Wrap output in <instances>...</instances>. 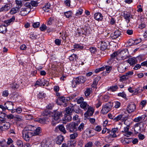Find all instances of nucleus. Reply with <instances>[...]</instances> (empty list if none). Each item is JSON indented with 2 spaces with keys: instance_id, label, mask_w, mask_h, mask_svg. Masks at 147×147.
Here are the masks:
<instances>
[{
  "instance_id": "nucleus-55",
  "label": "nucleus",
  "mask_w": 147,
  "mask_h": 147,
  "mask_svg": "<svg viewBox=\"0 0 147 147\" xmlns=\"http://www.w3.org/2000/svg\"><path fill=\"white\" fill-rule=\"evenodd\" d=\"M118 95L119 96H121L123 98H125L126 97V95L125 94L124 92L119 93L118 94Z\"/></svg>"
},
{
  "instance_id": "nucleus-11",
  "label": "nucleus",
  "mask_w": 147,
  "mask_h": 147,
  "mask_svg": "<svg viewBox=\"0 0 147 147\" xmlns=\"http://www.w3.org/2000/svg\"><path fill=\"white\" fill-rule=\"evenodd\" d=\"M12 5L11 3L7 4L0 8V12L7 11L10 9Z\"/></svg>"
},
{
  "instance_id": "nucleus-46",
  "label": "nucleus",
  "mask_w": 147,
  "mask_h": 147,
  "mask_svg": "<svg viewBox=\"0 0 147 147\" xmlns=\"http://www.w3.org/2000/svg\"><path fill=\"white\" fill-rule=\"evenodd\" d=\"M122 116L123 115H120L117 116L116 117H115L114 118L113 120L115 121H118L121 119V118H122Z\"/></svg>"
},
{
  "instance_id": "nucleus-45",
  "label": "nucleus",
  "mask_w": 147,
  "mask_h": 147,
  "mask_svg": "<svg viewBox=\"0 0 147 147\" xmlns=\"http://www.w3.org/2000/svg\"><path fill=\"white\" fill-rule=\"evenodd\" d=\"M10 87L13 88H17L19 87V85L16 83H14L10 85Z\"/></svg>"
},
{
  "instance_id": "nucleus-31",
  "label": "nucleus",
  "mask_w": 147,
  "mask_h": 147,
  "mask_svg": "<svg viewBox=\"0 0 147 147\" xmlns=\"http://www.w3.org/2000/svg\"><path fill=\"white\" fill-rule=\"evenodd\" d=\"M50 6V4L47 3L45 7H43V9L45 12H48L49 11Z\"/></svg>"
},
{
  "instance_id": "nucleus-6",
  "label": "nucleus",
  "mask_w": 147,
  "mask_h": 147,
  "mask_svg": "<svg viewBox=\"0 0 147 147\" xmlns=\"http://www.w3.org/2000/svg\"><path fill=\"white\" fill-rule=\"evenodd\" d=\"M52 115L53 119L57 121L62 116V114L61 112L56 111L52 113Z\"/></svg>"
},
{
  "instance_id": "nucleus-4",
  "label": "nucleus",
  "mask_w": 147,
  "mask_h": 147,
  "mask_svg": "<svg viewBox=\"0 0 147 147\" xmlns=\"http://www.w3.org/2000/svg\"><path fill=\"white\" fill-rule=\"evenodd\" d=\"M27 128H24L22 131V137L26 141L29 140L30 137L33 136L32 133L29 132Z\"/></svg>"
},
{
  "instance_id": "nucleus-47",
  "label": "nucleus",
  "mask_w": 147,
  "mask_h": 147,
  "mask_svg": "<svg viewBox=\"0 0 147 147\" xmlns=\"http://www.w3.org/2000/svg\"><path fill=\"white\" fill-rule=\"evenodd\" d=\"M0 145L2 147L7 146L6 142L5 140H3L0 142Z\"/></svg>"
},
{
  "instance_id": "nucleus-3",
  "label": "nucleus",
  "mask_w": 147,
  "mask_h": 147,
  "mask_svg": "<svg viewBox=\"0 0 147 147\" xmlns=\"http://www.w3.org/2000/svg\"><path fill=\"white\" fill-rule=\"evenodd\" d=\"M129 56V53L127 49L118 51V56L121 57L122 59H127Z\"/></svg>"
},
{
  "instance_id": "nucleus-22",
  "label": "nucleus",
  "mask_w": 147,
  "mask_h": 147,
  "mask_svg": "<svg viewBox=\"0 0 147 147\" xmlns=\"http://www.w3.org/2000/svg\"><path fill=\"white\" fill-rule=\"evenodd\" d=\"M34 128V130L33 132L32 133L33 136L39 135L41 131V129L40 127H38L36 129H35V128Z\"/></svg>"
},
{
  "instance_id": "nucleus-23",
  "label": "nucleus",
  "mask_w": 147,
  "mask_h": 147,
  "mask_svg": "<svg viewBox=\"0 0 147 147\" xmlns=\"http://www.w3.org/2000/svg\"><path fill=\"white\" fill-rule=\"evenodd\" d=\"M128 62L131 65H134L137 63V61L136 58H130L128 59Z\"/></svg>"
},
{
  "instance_id": "nucleus-27",
  "label": "nucleus",
  "mask_w": 147,
  "mask_h": 147,
  "mask_svg": "<svg viewBox=\"0 0 147 147\" xmlns=\"http://www.w3.org/2000/svg\"><path fill=\"white\" fill-rule=\"evenodd\" d=\"M126 67L125 66L123 65H121L118 68V70L120 73H123L124 72L126 69Z\"/></svg>"
},
{
  "instance_id": "nucleus-30",
  "label": "nucleus",
  "mask_w": 147,
  "mask_h": 147,
  "mask_svg": "<svg viewBox=\"0 0 147 147\" xmlns=\"http://www.w3.org/2000/svg\"><path fill=\"white\" fill-rule=\"evenodd\" d=\"M72 119L71 117L69 115H67L64 118V120H63V123L66 124V121L69 122Z\"/></svg>"
},
{
  "instance_id": "nucleus-26",
  "label": "nucleus",
  "mask_w": 147,
  "mask_h": 147,
  "mask_svg": "<svg viewBox=\"0 0 147 147\" xmlns=\"http://www.w3.org/2000/svg\"><path fill=\"white\" fill-rule=\"evenodd\" d=\"M7 31L6 26L5 25L0 26V32L3 34L5 33Z\"/></svg>"
},
{
  "instance_id": "nucleus-38",
  "label": "nucleus",
  "mask_w": 147,
  "mask_h": 147,
  "mask_svg": "<svg viewBox=\"0 0 147 147\" xmlns=\"http://www.w3.org/2000/svg\"><path fill=\"white\" fill-rule=\"evenodd\" d=\"M78 135V134L77 132H75L70 135V138L71 139H74L77 137Z\"/></svg>"
},
{
  "instance_id": "nucleus-25",
  "label": "nucleus",
  "mask_w": 147,
  "mask_h": 147,
  "mask_svg": "<svg viewBox=\"0 0 147 147\" xmlns=\"http://www.w3.org/2000/svg\"><path fill=\"white\" fill-rule=\"evenodd\" d=\"M141 41V39H138L134 40H130L128 42V43H132V44L134 45H136L138 44Z\"/></svg>"
},
{
  "instance_id": "nucleus-28",
  "label": "nucleus",
  "mask_w": 147,
  "mask_h": 147,
  "mask_svg": "<svg viewBox=\"0 0 147 147\" xmlns=\"http://www.w3.org/2000/svg\"><path fill=\"white\" fill-rule=\"evenodd\" d=\"M57 127L59 129L60 131L63 132L64 134L66 133V131L65 129V128L62 125L58 126Z\"/></svg>"
},
{
  "instance_id": "nucleus-59",
  "label": "nucleus",
  "mask_w": 147,
  "mask_h": 147,
  "mask_svg": "<svg viewBox=\"0 0 147 147\" xmlns=\"http://www.w3.org/2000/svg\"><path fill=\"white\" fill-rule=\"evenodd\" d=\"M90 50L92 53H94L96 51V49L94 47H91L90 48Z\"/></svg>"
},
{
  "instance_id": "nucleus-54",
  "label": "nucleus",
  "mask_w": 147,
  "mask_h": 147,
  "mask_svg": "<svg viewBox=\"0 0 147 147\" xmlns=\"http://www.w3.org/2000/svg\"><path fill=\"white\" fill-rule=\"evenodd\" d=\"M105 68L106 69L107 72L108 73L112 69V67L109 66H105Z\"/></svg>"
},
{
  "instance_id": "nucleus-1",
  "label": "nucleus",
  "mask_w": 147,
  "mask_h": 147,
  "mask_svg": "<svg viewBox=\"0 0 147 147\" xmlns=\"http://www.w3.org/2000/svg\"><path fill=\"white\" fill-rule=\"evenodd\" d=\"M80 107L81 108L83 109L85 111L87 110L84 114V116L85 117H87L88 116H92L94 111V109L91 107L90 106L88 105L86 102H84L80 105Z\"/></svg>"
},
{
  "instance_id": "nucleus-5",
  "label": "nucleus",
  "mask_w": 147,
  "mask_h": 147,
  "mask_svg": "<svg viewBox=\"0 0 147 147\" xmlns=\"http://www.w3.org/2000/svg\"><path fill=\"white\" fill-rule=\"evenodd\" d=\"M111 107L112 106L110 105V103L107 104L103 107L101 112L103 114H106L110 111Z\"/></svg>"
},
{
  "instance_id": "nucleus-2",
  "label": "nucleus",
  "mask_w": 147,
  "mask_h": 147,
  "mask_svg": "<svg viewBox=\"0 0 147 147\" xmlns=\"http://www.w3.org/2000/svg\"><path fill=\"white\" fill-rule=\"evenodd\" d=\"M78 124V122H71L66 125V129L70 133H74L76 131H77Z\"/></svg>"
},
{
  "instance_id": "nucleus-61",
  "label": "nucleus",
  "mask_w": 147,
  "mask_h": 147,
  "mask_svg": "<svg viewBox=\"0 0 147 147\" xmlns=\"http://www.w3.org/2000/svg\"><path fill=\"white\" fill-rule=\"evenodd\" d=\"M74 47L75 49H82L83 48L82 46H80L78 45H74Z\"/></svg>"
},
{
  "instance_id": "nucleus-63",
  "label": "nucleus",
  "mask_w": 147,
  "mask_h": 147,
  "mask_svg": "<svg viewBox=\"0 0 147 147\" xmlns=\"http://www.w3.org/2000/svg\"><path fill=\"white\" fill-rule=\"evenodd\" d=\"M6 115L4 113L2 112H0V117L4 119Z\"/></svg>"
},
{
  "instance_id": "nucleus-39",
  "label": "nucleus",
  "mask_w": 147,
  "mask_h": 147,
  "mask_svg": "<svg viewBox=\"0 0 147 147\" xmlns=\"http://www.w3.org/2000/svg\"><path fill=\"white\" fill-rule=\"evenodd\" d=\"M92 90L91 88H88L86 89V90L85 92V94L86 96H89L90 94L91 91Z\"/></svg>"
},
{
  "instance_id": "nucleus-24",
  "label": "nucleus",
  "mask_w": 147,
  "mask_h": 147,
  "mask_svg": "<svg viewBox=\"0 0 147 147\" xmlns=\"http://www.w3.org/2000/svg\"><path fill=\"white\" fill-rule=\"evenodd\" d=\"M139 123H136L135 125L134 131L135 134H138L141 131V128L139 126Z\"/></svg>"
},
{
  "instance_id": "nucleus-50",
  "label": "nucleus",
  "mask_w": 147,
  "mask_h": 147,
  "mask_svg": "<svg viewBox=\"0 0 147 147\" xmlns=\"http://www.w3.org/2000/svg\"><path fill=\"white\" fill-rule=\"evenodd\" d=\"M38 3L35 1H32L31 2V4L32 6L36 7L38 5Z\"/></svg>"
},
{
  "instance_id": "nucleus-14",
  "label": "nucleus",
  "mask_w": 147,
  "mask_h": 147,
  "mask_svg": "<svg viewBox=\"0 0 147 147\" xmlns=\"http://www.w3.org/2000/svg\"><path fill=\"white\" fill-rule=\"evenodd\" d=\"M121 32L118 30L115 31L113 33L111 34V36L113 39H115L120 36L121 35Z\"/></svg>"
},
{
  "instance_id": "nucleus-40",
  "label": "nucleus",
  "mask_w": 147,
  "mask_h": 147,
  "mask_svg": "<svg viewBox=\"0 0 147 147\" xmlns=\"http://www.w3.org/2000/svg\"><path fill=\"white\" fill-rule=\"evenodd\" d=\"M4 131L7 130L10 127V124L9 123L6 122L3 125Z\"/></svg>"
},
{
  "instance_id": "nucleus-15",
  "label": "nucleus",
  "mask_w": 147,
  "mask_h": 147,
  "mask_svg": "<svg viewBox=\"0 0 147 147\" xmlns=\"http://www.w3.org/2000/svg\"><path fill=\"white\" fill-rule=\"evenodd\" d=\"M93 130L92 129H87L86 131V133L89 137H90L94 135Z\"/></svg>"
},
{
  "instance_id": "nucleus-64",
  "label": "nucleus",
  "mask_w": 147,
  "mask_h": 147,
  "mask_svg": "<svg viewBox=\"0 0 147 147\" xmlns=\"http://www.w3.org/2000/svg\"><path fill=\"white\" fill-rule=\"evenodd\" d=\"M92 145V143L91 142H89L86 144L85 147H91Z\"/></svg>"
},
{
  "instance_id": "nucleus-56",
  "label": "nucleus",
  "mask_w": 147,
  "mask_h": 147,
  "mask_svg": "<svg viewBox=\"0 0 147 147\" xmlns=\"http://www.w3.org/2000/svg\"><path fill=\"white\" fill-rule=\"evenodd\" d=\"M46 26L45 25L43 24L40 28V30L42 31H44L46 29Z\"/></svg>"
},
{
  "instance_id": "nucleus-41",
  "label": "nucleus",
  "mask_w": 147,
  "mask_h": 147,
  "mask_svg": "<svg viewBox=\"0 0 147 147\" xmlns=\"http://www.w3.org/2000/svg\"><path fill=\"white\" fill-rule=\"evenodd\" d=\"M100 78L99 76L97 77L94 79L93 82V85H94V86H96L98 83V82L99 80L100 79Z\"/></svg>"
},
{
  "instance_id": "nucleus-32",
  "label": "nucleus",
  "mask_w": 147,
  "mask_h": 147,
  "mask_svg": "<svg viewBox=\"0 0 147 147\" xmlns=\"http://www.w3.org/2000/svg\"><path fill=\"white\" fill-rule=\"evenodd\" d=\"M121 142L124 144H128L130 142L129 139L127 138H125L122 139L121 140Z\"/></svg>"
},
{
  "instance_id": "nucleus-33",
  "label": "nucleus",
  "mask_w": 147,
  "mask_h": 147,
  "mask_svg": "<svg viewBox=\"0 0 147 147\" xmlns=\"http://www.w3.org/2000/svg\"><path fill=\"white\" fill-rule=\"evenodd\" d=\"M25 128H27L28 129L27 130L28 131L32 133L33 132L35 128H36L34 126H32L31 125H29L27 127H26Z\"/></svg>"
},
{
  "instance_id": "nucleus-36",
  "label": "nucleus",
  "mask_w": 147,
  "mask_h": 147,
  "mask_svg": "<svg viewBox=\"0 0 147 147\" xmlns=\"http://www.w3.org/2000/svg\"><path fill=\"white\" fill-rule=\"evenodd\" d=\"M15 2L17 5V7L19 9L22 5V1L15 0Z\"/></svg>"
},
{
  "instance_id": "nucleus-49",
  "label": "nucleus",
  "mask_w": 147,
  "mask_h": 147,
  "mask_svg": "<svg viewBox=\"0 0 147 147\" xmlns=\"http://www.w3.org/2000/svg\"><path fill=\"white\" fill-rule=\"evenodd\" d=\"M59 100L60 101H62L63 102H65L67 101V98H66L64 97H61L59 99Z\"/></svg>"
},
{
  "instance_id": "nucleus-12",
  "label": "nucleus",
  "mask_w": 147,
  "mask_h": 147,
  "mask_svg": "<svg viewBox=\"0 0 147 147\" xmlns=\"http://www.w3.org/2000/svg\"><path fill=\"white\" fill-rule=\"evenodd\" d=\"M48 84V82L45 80L44 79H39L35 83V85L40 86H45V84L47 86Z\"/></svg>"
},
{
  "instance_id": "nucleus-9",
  "label": "nucleus",
  "mask_w": 147,
  "mask_h": 147,
  "mask_svg": "<svg viewBox=\"0 0 147 147\" xmlns=\"http://www.w3.org/2000/svg\"><path fill=\"white\" fill-rule=\"evenodd\" d=\"M42 115L43 116H44L43 118H37L35 119L34 121H36L40 123H44L45 121L47 120L48 117V115H49L47 113L46 114L43 113Z\"/></svg>"
},
{
  "instance_id": "nucleus-53",
  "label": "nucleus",
  "mask_w": 147,
  "mask_h": 147,
  "mask_svg": "<svg viewBox=\"0 0 147 147\" xmlns=\"http://www.w3.org/2000/svg\"><path fill=\"white\" fill-rule=\"evenodd\" d=\"M142 117H137L135 118L134 121L135 122H138L141 120L142 119Z\"/></svg>"
},
{
  "instance_id": "nucleus-42",
  "label": "nucleus",
  "mask_w": 147,
  "mask_h": 147,
  "mask_svg": "<svg viewBox=\"0 0 147 147\" xmlns=\"http://www.w3.org/2000/svg\"><path fill=\"white\" fill-rule=\"evenodd\" d=\"M73 109L72 108L68 107L66 108V113L68 114H70L73 111Z\"/></svg>"
},
{
  "instance_id": "nucleus-51",
  "label": "nucleus",
  "mask_w": 147,
  "mask_h": 147,
  "mask_svg": "<svg viewBox=\"0 0 147 147\" xmlns=\"http://www.w3.org/2000/svg\"><path fill=\"white\" fill-rule=\"evenodd\" d=\"M83 10L82 9H80L78 10L76 12V16H78L79 15H81L82 13Z\"/></svg>"
},
{
  "instance_id": "nucleus-8",
  "label": "nucleus",
  "mask_w": 147,
  "mask_h": 147,
  "mask_svg": "<svg viewBox=\"0 0 147 147\" xmlns=\"http://www.w3.org/2000/svg\"><path fill=\"white\" fill-rule=\"evenodd\" d=\"M108 44V42L101 41L98 44V47H100V49L102 51L105 50L107 49Z\"/></svg>"
},
{
  "instance_id": "nucleus-52",
  "label": "nucleus",
  "mask_w": 147,
  "mask_h": 147,
  "mask_svg": "<svg viewBox=\"0 0 147 147\" xmlns=\"http://www.w3.org/2000/svg\"><path fill=\"white\" fill-rule=\"evenodd\" d=\"M84 99L82 97L80 98L77 100V103L78 104H81L82 103L84 102Z\"/></svg>"
},
{
  "instance_id": "nucleus-13",
  "label": "nucleus",
  "mask_w": 147,
  "mask_h": 147,
  "mask_svg": "<svg viewBox=\"0 0 147 147\" xmlns=\"http://www.w3.org/2000/svg\"><path fill=\"white\" fill-rule=\"evenodd\" d=\"M30 8L26 9V8H22L20 12V14L21 16H25L28 14L30 11Z\"/></svg>"
},
{
  "instance_id": "nucleus-19",
  "label": "nucleus",
  "mask_w": 147,
  "mask_h": 147,
  "mask_svg": "<svg viewBox=\"0 0 147 147\" xmlns=\"http://www.w3.org/2000/svg\"><path fill=\"white\" fill-rule=\"evenodd\" d=\"M94 18L96 20L101 21L103 19V16L100 13H97L95 14Z\"/></svg>"
},
{
  "instance_id": "nucleus-60",
  "label": "nucleus",
  "mask_w": 147,
  "mask_h": 147,
  "mask_svg": "<svg viewBox=\"0 0 147 147\" xmlns=\"http://www.w3.org/2000/svg\"><path fill=\"white\" fill-rule=\"evenodd\" d=\"M24 6L26 7L25 8L26 9H28V8H30V7H31L30 3H26L25 5Z\"/></svg>"
},
{
  "instance_id": "nucleus-16",
  "label": "nucleus",
  "mask_w": 147,
  "mask_h": 147,
  "mask_svg": "<svg viewBox=\"0 0 147 147\" xmlns=\"http://www.w3.org/2000/svg\"><path fill=\"white\" fill-rule=\"evenodd\" d=\"M77 82L78 84L80 83H84L86 80V78L84 76H79L76 79Z\"/></svg>"
},
{
  "instance_id": "nucleus-18",
  "label": "nucleus",
  "mask_w": 147,
  "mask_h": 147,
  "mask_svg": "<svg viewBox=\"0 0 147 147\" xmlns=\"http://www.w3.org/2000/svg\"><path fill=\"white\" fill-rule=\"evenodd\" d=\"M118 128H114L111 131V133H110V136L113 138H115L117 137V135L115 133L116 132L118 133Z\"/></svg>"
},
{
  "instance_id": "nucleus-7",
  "label": "nucleus",
  "mask_w": 147,
  "mask_h": 147,
  "mask_svg": "<svg viewBox=\"0 0 147 147\" xmlns=\"http://www.w3.org/2000/svg\"><path fill=\"white\" fill-rule=\"evenodd\" d=\"M122 13L123 14L122 15L125 19L127 23H128L129 22L130 19L132 18L130 13L128 12L124 11Z\"/></svg>"
},
{
  "instance_id": "nucleus-44",
  "label": "nucleus",
  "mask_w": 147,
  "mask_h": 147,
  "mask_svg": "<svg viewBox=\"0 0 147 147\" xmlns=\"http://www.w3.org/2000/svg\"><path fill=\"white\" fill-rule=\"evenodd\" d=\"M64 14L67 18H69L72 15V12L71 11H69L65 12Z\"/></svg>"
},
{
  "instance_id": "nucleus-17",
  "label": "nucleus",
  "mask_w": 147,
  "mask_h": 147,
  "mask_svg": "<svg viewBox=\"0 0 147 147\" xmlns=\"http://www.w3.org/2000/svg\"><path fill=\"white\" fill-rule=\"evenodd\" d=\"M6 105V108L8 110H12L13 109V104L12 102H7L5 104Z\"/></svg>"
},
{
  "instance_id": "nucleus-10",
  "label": "nucleus",
  "mask_w": 147,
  "mask_h": 147,
  "mask_svg": "<svg viewBox=\"0 0 147 147\" xmlns=\"http://www.w3.org/2000/svg\"><path fill=\"white\" fill-rule=\"evenodd\" d=\"M136 108L135 105L132 103L128 105L127 108V110L128 113H131L134 111Z\"/></svg>"
},
{
  "instance_id": "nucleus-43",
  "label": "nucleus",
  "mask_w": 147,
  "mask_h": 147,
  "mask_svg": "<svg viewBox=\"0 0 147 147\" xmlns=\"http://www.w3.org/2000/svg\"><path fill=\"white\" fill-rule=\"evenodd\" d=\"M84 127V124L83 123H81L77 128V130H79L81 131L83 130Z\"/></svg>"
},
{
  "instance_id": "nucleus-57",
  "label": "nucleus",
  "mask_w": 147,
  "mask_h": 147,
  "mask_svg": "<svg viewBox=\"0 0 147 147\" xmlns=\"http://www.w3.org/2000/svg\"><path fill=\"white\" fill-rule=\"evenodd\" d=\"M40 24V23L39 22H35L32 24V26L34 28H37L39 26Z\"/></svg>"
},
{
  "instance_id": "nucleus-62",
  "label": "nucleus",
  "mask_w": 147,
  "mask_h": 147,
  "mask_svg": "<svg viewBox=\"0 0 147 147\" xmlns=\"http://www.w3.org/2000/svg\"><path fill=\"white\" fill-rule=\"evenodd\" d=\"M70 0H66L65 1V5L66 6H70Z\"/></svg>"
},
{
  "instance_id": "nucleus-21",
  "label": "nucleus",
  "mask_w": 147,
  "mask_h": 147,
  "mask_svg": "<svg viewBox=\"0 0 147 147\" xmlns=\"http://www.w3.org/2000/svg\"><path fill=\"white\" fill-rule=\"evenodd\" d=\"M15 20V17L14 16H13L11 19L9 20H5L4 21V23H5L4 24L6 26H8L10 23L13 22Z\"/></svg>"
},
{
  "instance_id": "nucleus-34",
  "label": "nucleus",
  "mask_w": 147,
  "mask_h": 147,
  "mask_svg": "<svg viewBox=\"0 0 147 147\" xmlns=\"http://www.w3.org/2000/svg\"><path fill=\"white\" fill-rule=\"evenodd\" d=\"M78 57L75 54H73L69 57V59L71 61H74V60H76L77 59Z\"/></svg>"
},
{
  "instance_id": "nucleus-35",
  "label": "nucleus",
  "mask_w": 147,
  "mask_h": 147,
  "mask_svg": "<svg viewBox=\"0 0 147 147\" xmlns=\"http://www.w3.org/2000/svg\"><path fill=\"white\" fill-rule=\"evenodd\" d=\"M18 147H24L23 142L20 140H18L16 142Z\"/></svg>"
},
{
  "instance_id": "nucleus-29",
  "label": "nucleus",
  "mask_w": 147,
  "mask_h": 147,
  "mask_svg": "<svg viewBox=\"0 0 147 147\" xmlns=\"http://www.w3.org/2000/svg\"><path fill=\"white\" fill-rule=\"evenodd\" d=\"M19 11V8L16 7V8H12L10 11V13L11 14H14L18 12Z\"/></svg>"
},
{
  "instance_id": "nucleus-20",
  "label": "nucleus",
  "mask_w": 147,
  "mask_h": 147,
  "mask_svg": "<svg viewBox=\"0 0 147 147\" xmlns=\"http://www.w3.org/2000/svg\"><path fill=\"white\" fill-rule=\"evenodd\" d=\"M57 139L56 141V143L60 145L64 140L63 137L61 135H60L57 137Z\"/></svg>"
},
{
  "instance_id": "nucleus-58",
  "label": "nucleus",
  "mask_w": 147,
  "mask_h": 147,
  "mask_svg": "<svg viewBox=\"0 0 147 147\" xmlns=\"http://www.w3.org/2000/svg\"><path fill=\"white\" fill-rule=\"evenodd\" d=\"M9 94L8 90H5L3 92L2 95L4 97H7L8 96Z\"/></svg>"
},
{
  "instance_id": "nucleus-48",
  "label": "nucleus",
  "mask_w": 147,
  "mask_h": 147,
  "mask_svg": "<svg viewBox=\"0 0 147 147\" xmlns=\"http://www.w3.org/2000/svg\"><path fill=\"white\" fill-rule=\"evenodd\" d=\"M105 69V67H102L100 68L96 69L95 71L96 73H98L99 72L104 70Z\"/></svg>"
},
{
  "instance_id": "nucleus-37",
  "label": "nucleus",
  "mask_w": 147,
  "mask_h": 147,
  "mask_svg": "<svg viewBox=\"0 0 147 147\" xmlns=\"http://www.w3.org/2000/svg\"><path fill=\"white\" fill-rule=\"evenodd\" d=\"M118 88V87L117 85L109 87L108 88V90L111 91L113 92L115 91Z\"/></svg>"
}]
</instances>
